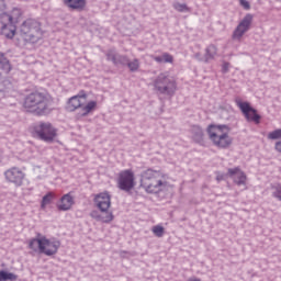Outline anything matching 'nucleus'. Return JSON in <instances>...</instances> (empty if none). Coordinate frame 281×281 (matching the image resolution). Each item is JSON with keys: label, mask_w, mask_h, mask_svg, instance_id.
Listing matches in <instances>:
<instances>
[{"label": "nucleus", "mask_w": 281, "mask_h": 281, "mask_svg": "<svg viewBox=\"0 0 281 281\" xmlns=\"http://www.w3.org/2000/svg\"><path fill=\"white\" fill-rule=\"evenodd\" d=\"M23 106L29 113H34L35 115H47L52 113L49 108V99L43 92L34 91L29 93L24 98Z\"/></svg>", "instance_id": "obj_1"}, {"label": "nucleus", "mask_w": 281, "mask_h": 281, "mask_svg": "<svg viewBox=\"0 0 281 281\" xmlns=\"http://www.w3.org/2000/svg\"><path fill=\"white\" fill-rule=\"evenodd\" d=\"M154 87L156 91H159L162 95H173L177 91V82L168 72H161L154 80Z\"/></svg>", "instance_id": "obj_7"}, {"label": "nucleus", "mask_w": 281, "mask_h": 281, "mask_svg": "<svg viewBox=\"0 0 281 281\" xmlns=\"http://www.w3.org/2000/svg\"><path fill=\"white\" fill-rule=\"evenodd\" d=\"M173 8L177 12H190V8L186 3L176 2L173 3Z\"/></svg>", "instance_id": "obj_27"}, {"label": "nucleus", "mask_w": 281, "mask_h": 281, "mask_svg": "<svg viewBox=\"0 0 281 281\" xmlns=\"http://www.w3.org/2000/svg\"><path fill=\"white\" fill-rule=\"evenodd\" d=\"M175 60V58L172 57V55L165 53L162 54V63H172Z\"/></svg>", "instance_id": "obj_31"}, {"label": "nucleus", "mask_w": 281, "mask_h": 281, "mask_svg": "<svg viewBox=\"0 0 281 281\" xmlns=\"http://www.w3.org/2000/svg\"><path fill=\"white\" fill-rule=\"evenodd\" d=\"M52 201H54V193L48 192L42 199V203H41L42 210H45V207H47V205H49V203H52Z\"/></svg>", "instance_id": "obj_25"}, {"label": "nucleus", "mask_w": 281, "mask_h": 281, "mask_svg": "<svg viewBox=\"0 0 281 281\" xmlns=\"http://www.w3.org/2000/svg\"><path fill=\"white\" fill-rule=\"evenodd\" d=\"M191 131L193 139L196 142H203V128H201V126L194 125Z\"/></svg>", "instance_id": "obj_24"}, {"label": "nucleus", "mask_w": 281, "mask_h": 281, "mask_svg": "<svg viewBox=\"0 0 281 281\" xmlns=\"http://www.w3.org/2000/svg\"><path fill=\"white\" fill-rule=\"evenodd\" d=\"M64 3L71 10H83L87 5V0H64Z\"/></svg>", "instance_id": "obj_18"}, {"label": "nucleus", "mask_w": 281, "mask_h": 281, "mask_svg": "<svg viewBox=\"0 0 281 281\" xmlns=\"http://www.w3.org/2000/svg\"><path fill=\"white\" fill-rule=\"evenodd\" d=\"M228 175L233 178L236 186H245V183H247V175H245L238 167L229 168Z\"/></svg>", "instance_id": "obj_15"}, {"label": "nucleus", "mask_w": 281, "mask_h": 281, "mask_svg": "<svg viewBox=\"0 0 281 281\" xmlns=\"http://www.w3.org/2000/svg\"><path fill=\"white\" fill-rule=\"evenodd\" d=\"M271 196L281 202V183H273L270 186Z\"/></svg>", "instance_id": "obj_22"}, {"label": "nucleus", "mask_w": 281, "mask_h": 281, "mask_svg": "<svg viewBox=\"0 0 281 281\" xmlns=\"http://www.w3.org/2000/svg\"><path fill=\"white\" fill-rule=\"evenodd\" d=\"M125 66L128 67L130 71L135 72L139 69V59H134L133 61L127 59V64Z\"/></svg>", "instance_id": "obj_26"}, {"label": "nucleus", "mask_w": 281, "mask_h": 281, "mask_svg": "<svg viewBox=\"0 0 281 281\" xmlns=\"http://www.w3.org/2000/svg\"><path fill=\"white\" fill-rule=\"evenodd\" d=\"M34 131H35L37 137H40V139H42V142L52 144V142H54V139H56L57 130L49 122L36 123L34 126Z\"/></svg>", "instance_id": "obj_8"}, {"label": "nucleus", "mask_w": 281, "mask_h": 281, "mask_svg": "<svg viewBox=\"0 0 281 281\" xmlns=\"http://www.w3.org/2000/svg\"><path fill=\"white\" fill-rule=\"evenodd\" d=\"M29 249L44 254V256H56L58 249H60V240L56 237L47 238L41 233H37L36 237L29 240Z\"/></svg>", "instance_id": "obj_2"}, {"label": "nucleus", "mask_w": 281, "mask_h": 281, "mask_svg": "<svg viewBox=\"0 0 281 281\" xmlns=\"http://www.w3.org/2000/svg\"><path fill=\"white\" fill-rule=\"evenodd\" d=\"M7 181L14 183V186H23V179H25V172L19 167H12L4 172Z\"/></svg>", "instance_id": "obj_13"}, {"label": "nucleus", "mask_w": 281, "mask_h": 281, "mask_svg": "<svg viewBox=\"0 0 281 281\" xmlns=\"http://www.w3.org/2000/svg\"><path fill=\"white\" fill-rule=\"evenodd\" d=\"M94 205L99 211L93 210L90 212L91 218H94V221H98L99 223H105L109 224L113 222V212L109 211V207H111V195L106 192L99 193L94 196Z\"/></svg>", "instance_id": "obj_3"}, {"label": "nucleus", "mask_w": 281, "mask_h": 281, "mask_svg": "<svg viewBox=\"0 0 281 281\" xmlns=\"http://www.w3.org/2000/svg\"><path fill=\"white\" fill-rule=\"evenodd\" d=\"M251 23H254V15L247 13L234 30L232 35L233 41H240L247 34V31L251 30Z\"/></svg>", "instance_id": "obj_12"}, {"label": "nucleus", "mask_w": 281, "mask_h": 281, "mask_svg": "<svg viewBox=\"0 0 281 281\" xmlns=\"http://www.w3.org/2000/svg\"><path fill=\"white\" fill-rule=\"evenodd\" d=\"M0 69L3 74H10V71H12V65L10 64V60L5 58L3 53H0Z\"/></svg>", "instance_id": "obj_20"}, {"label": "nucleus", "mask_w": 281, "mask_h": 281, "mask_svg": "<svg viewBox=\"0 0 281 281\" xmlns=\"http://www.w3.org/2000/svg\"><path fill=\"white\" fill-rule=\"evenodd\" d=\"M20 35L26 43H38L43 38L41 23L34 19L24 21L20 26Z\"/></svg>", "instance_id": "obj_6"}, {"label": "nucleus", "mask_w": 281, "mask_h": 281, "mask_svg": "<svg viewBox=\"0 0 281 281\" xmlns=\"http://www.w3.org/2000/svg\"><path fill=\"white\" fill-rule=\"evenodd\" d=\"M82 98L83 100L87 99V94H78V95H74L71 97L68 102H67V111L74 112L77 111V109H82Z\"/></svg>", "instance_id": "obj_17"}, {"label": "nucleus", "mask_w": 281, "mask_h": 281, "mask_svg": "<svg viewBox=\"0 0 281 281\" xmlns=\"http://www.w3.org/2000/svg\"><path fill=\"white\" fill-rule=\"evenodd\" d=\"M194 58H196V60H200V63H205V56H202L201 53H196L194 55Z\"/></svg>", "instance_id": "obj_33"}, {"label": "nucleus", "mask_w": 281, "mask_h": 281, "mask_svg": "<svg viewBox=\"0 0 281 281\" xmlns=\"http://www.w3.org/2000/svg\"><path fill=\"white\" fill-rule=\"evenodd\" d=\"M95 106H98L97 101H89L86 105H81L80 115L81 117H87L91 111H95Z\"/></svg>", "instance_id": "obj_19"}, {"label": "nucleus", "mask_w": 281, "mask_h": 281, "mask_svg": "<svg viewBox=\"0 0 281 281\" xmlns=\"http://www.w3.org/2000/svg\"><path fill=\"white\" fill-rule=\"evenodd\" d=\"M268 139H281V128L270 132L268 134Z\"/></svg>", "instance_id": "obj_30"}, {"label": "nucleus", "mask_w": 281, "mask_h": 281, "mask_svg": "<svg viewBox=\"0 0 281 281\" xmlns=\"http://www.w3.org/2000/svg\"><path fill=\"white\" fill-rule=\"evenodd\" d=\"M12 19L13 16L3 12V9H0L1 32L7 38H14V34H16V25H14Z\"/></svg>", "instance_id": "obj_10"}, {"label": "nucleus", "mask_w": 281, "mask_h": 281, "mask_svg": "<svg viewBox=\"0 0 281 281\" xmlns=\"http://www.w3.org/2000/svg\"><path fill=\"white\" fill-rule=\"evenodd\" d=\"M153 234L157 236V238H161L164 236V226L161 225H156L151 228Z\"/></svg>", "instance_id": "obj_28"}, {"label": "nucleus", "mask_w": 281, "mask_h": 281, "mask_svg": "<svg viewBox=\"0 0 281 281\" xmlns=\"http://www.w3.org/2000/svg\"><path fill=\"white\" fill-rule=\"evenodd\" d=\"M9 15L13 16L12 21H13V25H15L16 21H19L20 16H21V9H16V8L13 9L11 14H9Z\"/></svg>", "instance_id": "obj_29"}, {"label": "nucleus", "mask_w": 281, "mask_h": 281, "mask_svg": "<svg viewBox=\"0 0 281 281\" xmlns=\"http://www.w3.org/2000/svg\"><path fill=\"white\" fill-rule=\"evenodd\" d=\"M19 276L12 272H8L5 270H0V281H16Z\"/></svg>", "instance_id": "obj_23"}, {"label": "nucleus", "mask_w": 281, "mask_h": 281, "mask_svg": "<svg viewBox=\"0 0 281 281\" xmlns=\"http://www.w3.org/2000/svg\"><path fill=\"white\" fill-rule=\"evenodd\" d=\"M3 8H5V4H4L3 0H0V10H3Z\"/></svg>", "instance_id": "obj_36"}, {"label": "nucleus", "mask_w": 281, "mask_h": 281, "mask_svg": "<svg viewBox=\"0 0 281 281\" xmlns=\"http://www.w3.org/2000/svg\"><path fill=\"white\" fill-rule=\"evenodd\" d=\"M236 104L238 109H240L247 122H255L256 124H260V120H262V116L258 114V110L254 109L251 104H249V102L236 100Z\"/></svg>", "instance_id": "obj_11"}, {"label": "nucleus", "mask_w": 281, "mask_h": 281, "mask_svg": "<svg viewBox=\"0 0 281 281\" xmlns=\"http://www.w3.org/2000/svg\"><path fill=\"white\" fill-rule=\"evenodd\" d=\"M140 186L144 188L145 192H148V194H157L164 186V181H161V171L154 169L143 171L140 175Z\"/></svg>", "instance_id": "obj_4"}, {"label": "nucleus", "mask_w": 281, "mask_h": 281, "mask_svg": "<svg viewBox=\"0 0 281 281\" xmlns=\"http://www.w3.org/2000/svg\"><path fill=\"white\" fill-rule=\"evenodd\" d=\"M106 60H110V63H113L115 67H117L119 65L126 67V64H128V56L121 55L120 53L113 49H110L106 53Z\"/></svg>", "instance_id": "obj_14"}, {"label": "nucleus", "mask_w": 281, "mask_h": 281, "mask_svg": "<svg viewBox=\"0 0 281 281\" xmlns=\"http://www.w3.org/2000/svg\"><path fill=\"white\" fill-rule=\"evenodd\" d=\"M228 67H229V64H224V65H223V71H224V74H227Z\"/></svg>", "instance_id": "obj_35"}, {"label": "nucleus", "mask_w": 281, "mask_h": 281, "mask_svg": "<svg viewBox=\"0 0 281 281\" xmlns=\"http://www.w3.org/2000/svg\"><path fill=\"white\" fill-rule=\"evenodd\" d=\"M74 203L76 202L74 201L71 193H66L60 198V201L57 204V210L59 212H69V210L74 207Z\"/></svg>", "instance_id": "obj_16"}, {"label": "nucleus", "mask_w": 281, "mask_h": 281, "mask_svg": "<svg viewBox=\"0 0 281 281\" xmlns=\"http://www.w3.org/2000/svg\"><path fill=\"white\" fill-rule=\"evenodd\" d=\"M117 188L123 192H131L135 188V173H133V170L126 169L119 173Z\"/></svg>", "instance_id": "obj_9"}, {"label": "nucleus", "mask_w": 281, "mask_h": 281, "mask_svg": "<svg viewBox=\"0 0 281 281\" xmlns=\"http://www.w3.org/2000/svg\"><path fill=\"white\" fill-rule=\"evenodd\" d=\"M216 47L211 44L205 48L204 63H210V60H214L216 56Z\"/></svg>", "instance_id": "obj_21"}, {"label": "nucleus", "mask_w": 281, "mask_h": 281, "mask_svg": "<svg viewBox=\"0 0 281 281\" xmlns=\"http://www.w3.org/2000/svg\"><path fill=\"white\" fill-rule=\"evenodd\" d=\"M154 60H155L156 63H164V55H162V56H155V57H154Z\"/></svg>", "instance_id": "obj_34"}, {"label": "nucleus", "mask_w": 281, "mask_h": 281, "mask_svg": "<svg viewBox=\"0 0 281 281\" xmlns=\"http://www.w3.org/2000/svg\"><path fill=\"white\" fill-rule=\"evenodd\" d=\"M210 139L218 148H227L232 144V138H229V126L227 125H209L206 130Z\"/></svg>", "instance_id": "obj_5"}, {"label": "nucleus", "mask_w": 281, "mask_h": 281, "mask_svg": "<svg viewBox=\"0 0 281 281\" xmlns=\"http://www.w3.org/2000/svg\"><path fill=\"white\" fill-rule=\"evenodd\" d=\"M240 5L244 7V10H249L251 5L249 4V1L247 0H239Z\"/></svg>", "instance_id": "obj_32"}]
</instances>
